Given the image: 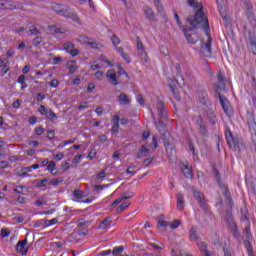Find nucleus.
Here are the masks:
<instances>
[{
	"instance_id": "obj_1",
	"label": "nucleus",
	"mask_w": 256,
	"mask_h": 256,
	"mask_svg": "<svg viewBox=\"0 0 256 256\" xmlns=\"http://www.w3.org/2000/svg\"><path fill=\"white\" fill-rule=\"evenodd\" d=\"M196 13L193 16H189L186 21L190 25L189 28H183L184 35L191 45H195L199 41V34L192 33L193 29H203L206 35H209L211 28L209 27V20L203 12V6L194 7Z\"/></svg>"
},
{
	"instance_id": "obj_2",
	"label": "nucleus",
	"mask_w": 256,
	"mask_h": 256,
	"mask_svg": "<svg viewBox=\"0 0 256 256\" xmlns=\"http://www.w3.org/2000/svg\"><path fill=\"white\" fill-rule=\"evenodd\" d=\"M213 175L216 179V183L219 185L220 189L223 191V195L230 207H233V198L231 197V192L229 191V187L221 180V172L217 169V167L213 166Z\"/></svg>"
},
{
	"instance_id": "obj_3",
	"label": "nucleus",
	"mask_w": 256,
	"mask_h": 256,
	"mask_svg": "<svg viewBox=\"0 0 256 256\" xmlns=\"http://www.w3.org/2000/svg\"><path fill=\"white\" fill-rule=\"evenodd\" d=\"M225 135L228 146L230 147V149H232V151L241 152L243 151V149H245V143H243V140L235 138L233 136V132H231V129L229 127L226 128Z\"/></svg>"
},
{
	"instance_id": "obj_4",
	"label": "nucleus",
	"mask_w": 256,
	"mask_h": 256,
	"mask_svg": "<svg viewBox=\"0 0 256 256\" xmlns=\"http://www.w3.org/2000/svg\"><path fill=\"white\" fill-rule=\"evenodd\" d=\"M192 194L194 199L198 202L199 207L202 208V211L205 213V215H209V204L207 203V199H205V195L201 193L199 190L192 189Z\"/></svg>"
},
{
	"instance_id": "obj_5",
	"label": "nucleus",
	"mask_w": 256,
	"mask_h": 256,
	"mask_svg": "<svg viewBox=\"0 0 256 256\" xmlns=\"http://www.w3.org/2000/svg\"><path fill=\"white\" fill-rule=\"evenodd\" d=\"M246 120L249 127V131L251 133L252 143L256 146V122H255V114L251 111H247Z\"/></svg>"
},
{
	"instance_id": "obj_6",
	"label": "nucleus",
	"mask_w": 256,
	"mask_h": 256,
	"mask_svg": "<svg viewBox=\"0 0 256 256\" xmlns=\"http://www.w3.org/2000/svg\"><path fill=\"white\" fill-rule=\"evenodd\" d=\"M245 35H246V42L247 47L253 55H256V36L255 33H253L250 29L246 27L245 29Z\"/></svg>"
},
{
	"instance_id": "obj_7",
	"label": "nucleus",
	"mask_w": 256,
	"mask_h": 256,
	"mask_svg": "<svg viewBox=\"0 0 256 256\" xmlns=\"http://www.w3.org/2000/svg\"><path fill=\"white\" fill-rule=\"evenodd\" d=\"M245 15L248 21L253 25L256 26V17L255 12L253 11V5L251 4V0H245Z\"/></svg>"
},
{
	"instance_id": "obj_8",
	"label": "nucleus",
	"mask_w": 256,
	"mask_h": 256,
	"mask_svg": "<svg viewBox=\"0 0 256 256\" xmlns=\"http://www.w3.org/2000/svg\"><path fill=\"white\" fill-rule=\"evenodd\" d=\"M216 95L220 101V105H221L224 113L228 117H231V115H233V108H231V103H229V100L227 99V97H225L221 94H216Z\"/></svg>"
},
{
	"instance_id": "obj_9",
	"label": "nucleus",
	"mask_w": 256,
	"mask_h": 256,
	"mask_svg": "<svg viewBox=\"0 0 256 256\" xmlns=\"http://www.w3.org/2000/svg\"><path fill=\"white\" fill-rule=\"evenodd\" d=\"M225 87H227V78H224L223 73L219 71L217 73L215 95H221V91H225Z\"/></svg>"
},
{
	"instance_id": "obj_10",
	"label": "nucleus",
	"mask_w": 256,
	"mask_h": 256,
	"mask_svg": "<svg viewBox=\"0 0 256 256\" xmlns=\"http://www.w3.org/2000/svg\"><path fill=\"white\" fill-rule=\"evenodd\" d=\"M168 137H169V133L164 132L161 136V139L163 141V145L166 149L167 155L171 159V157H173V155H175V148L173 147V145H171V142H169Z\"/></svg>"
},
{
	"instance_id": "obj_11",
	"label": "nucleus",
	"mask_w": 256,
	"mask_h": 256,
	"mask_svg": "<svg viewBox=\"0 0 256 256\" xmlns=\"http://www.w3.org/2000/svg\"><path fill=\"white\" fill-rule=\"evenodd\" d=\"M52 9L57 15H61L62 17L66 18L69 17V13H71V8L63 4H54Z\"/></svg>"
},
{
	"instance_id": "obj_12",
	"label": "nucleus",
	"mask_w": 256,
	"mask_h": 256,
	"mask_svg": "<svg viewBox=\"0 0 256 256\" xmlns=\"http://www.w3.org/2000/svg\"><path fill=\"white\" fill-rule=\"evenodd\" d=\"M158 115L160 117L158 125H163V120L167 119V107H165V102L159 100L157 102Z\"/></svg>"
},
{
	"instance_id": "obj_13",
	"label": "nucleus",
	"mask_w": 256,
	"mask_h": 256,
	"mask_svg": "<svg viewBox=\"0 0 256 256\" xmlns=\"http://www.w3.org/2000/svg\"><path fill=\"white\" fill-rule=\"evenodd\" d=\"M208 40L206 43H202L200 47V52L204 57H211V42L213 41V38H211V34L207 35Z\"/></svg>"
},
{
	"instance_id": "obj_14",
	"label": "nucleus",
	"mask_w": 256,
	"mask_h": 256,
	"mask_svg": "<svg viewBox=\"0 0 256 256\" xmlns=\"http://www.w3.org/2000/svg\"><path fill=\"white\" fill-rule=\"evenodd\" d=\"M27 246V238L24 240L18 241L16 244V251L18 253H21V255L25 256L27 253H29V247L25 248Z\"/></svg>"
},
{
	"instance_id": "obj_15",
	"label": "nucleus",
	"mask_w": 256,
	"mask_h": 256,
	"mask_svg": "<svg viewBox=\"0 0 256 256\" xmlns=\"http://www.w3.org/2000/svg\"><path fill=\"white\" fill-rule=\"evenodd\" d=\"M206 117L211 125H217V116L215 115V110L207 106L205 109Z\"/></svg>"
},
{
	"instance_id": "obj_16",
	"label": "nucleus",
	"mask_w": 256,
	"mask_h": 256,
	"mask_svg": "<svg viewBox=\"0 0 256 256\" xmlns=\"http://www.w3.org/2000/svg\"><path fill=\"white\" fill-rule=\"evenodd\" d=\"M79 41L80 43H84V45H88L92 49H99V44L87 36H80Z\"/></svg>"
},
{
	"instance_id": "obj_17",
	"label": "nucleus",
	"mask_w": 256,
	"mask_h": 256,
	"mask_svg": "<svg viewBox=\"0 0 256 256\" xmlns=\"http://www.w3.org/2000/svg\"><path fill=\"white\" fill-rule=\"evenodd\" d=\"M180 169L186 179H193V170L189 167V165L180 163Z\"/></svg>"
},
{
	"instance_id": "obj_18",
	"label": "nucleus",
	"mask_w": 256,
	"mask_h": 256,
	"mask_svg": "<svg viewBox=\"0 0 256 256\" xmlns=\"http://www.w3.org/2000/svg\"><path fill=\"white\" fill-rule=\"evenodd\" d=\"M106 77H107L109 83H111V85H120V83H121L117 80V74H115V70H113V69H110L107 71Z\"/></svg>"
},
{
	"instance_id": "obj_19",
	"label": "nucleus",
	"mask_w": 256,
	"mask_h": 256,
	"mask_svg": "<svg viewBox=\"0 0 256 256\" xmlns=\"http://www.w3.org/2000/svg\"><path fill=\"white\" fill-rule=\"evenodd\" d=\"M144 13L147 17V19H149V21H152L153 23H157V17L155 16V12L153 11V8L146 6L144 8Z\"/></svg>"
},
{
	"instance_id": "obj_20",
	"label": "nucleus",
	"mask_w": 256,
	"mask_h": 256,
	"mask_svg": "<svg viewBox=\"0 0 256 256\" xmlns=\"http://www.w3.org/2000/svg\"><path fill=\"white\" fill-rule=\"evenodd\" d=\"M198 99L202 105H206V107H208L207 101H209V96L207 95V90H198Z\"/></svg>"
},
{
	"instance_id": "obj_21",
	"label": "nucleus",
	"mask_w": 256,
	"mask_h": 256,
	"mask_svg": "<svg viewBox=\"0 0 256 256\" xmlns=\"http://www.w3.org/2000/svg\"><path fill=\"white\" fill-rule=\"evenodd\" d=\"M177 209H179V211L185 209V197L181 193L177 194Z\"/></svg>"
},
{
	"instance_id": "obj_22",
	"label": "nucleus",
	"mask_w": 256,
	"mask_h": 256,
	"mask_svg": "<svg viewBox=\"0 0 256 256\" xmlns=\"http://www.w3.org/2000/svg\"><path fill=\"white\" fill-rule=\"evenodd\" d=\"M131 197H133V192H126L125 194H123L121 197H119L118 199H116L113 203L112 206L115 205H119V203H121V201H125L126 199H131Z\"/></svg>"
},
{
	"instance_id": "obj_23",
	"label": "nucleus",
	"mask_w": 256,
	"mask_h": 256,
	"mask_svg": "<svg viewBox=\"0 0 256 256\" xmlns=\"http://www.w3.org/2000/svg\"><path fill=\"white\" fill-rule=\"evenodd\" d=\"M14 7L15 5H13V2H11L10 0L0 1V9H6L11 11V9H13Z\"/></svg>"
},
{
	"instance_id": "obj_24",
	"label": "nucleus",
	"mask_w": 256,
	"mask_h": 256,
	"mask_svg": "<svg viewBox=\"0 0 256 256\" xmlns=\"http://www.w3.org/2000/svg\"><path fill=\"white\" fill-rule=\"evenodd\" d=\"M118 101L121 105H129V103H131V99H129V97L125 93H121L118 96Z\"/></svg>"
},
{
	"instance_id": "obj_25",
	"label": "nucleus",
	"mask_w": 256,
	"mask_h": 256,
	"mask_svg": "<svg viewBox=\"0 0 256 256\" xmlns=\"http://www.w3.org/2000/svg\"><path fill=\"white\" fill-rule=\"evenodd\" d=\"M48 29H49L50 33H54L56 35L65 33V30H63L55 25H49Z\"/></svg>"
},
{
	"instance_id": "obj_26",
	"label": "nucleus",
	"mask_w": 256,
	"mask_h": 256,
	"mask_svg": "<svg viewBox=\"0 0 256 256\" xmlns=\"http://www.w3.org/2000/svg\"><path fill=\"white\" fill-rule=\"evenodd\" d=\"M147 153H149V149L145 145H142L136 157L137 159H141V157H147Z\"/></svg>"
},
{
	"instance_id": "obj_27",
	"label": "nucleus",
	"mask_w": 256,
	"mask_h": 256,
	"mask_svg": "<svg viewBox=\"0 0 256 256\" xmlns=\"http://www.w3.org/2000/svg\"><path fill=\"white\" fill-rule=\"evenodd\" d=\"M111 223H113V221H111V218L108 217L100 223L99 228L100 229H109L111 227Z\"/></svg>"
},
{
	"instance_id": "obj_28",
	"label": "nucleus",
	"mask_w": 256,
	"mask_h": 256,
	"mask_svg": "<svg viewBox=\"0 0 256 256\" xmlns=\"http://www.w3.org/2000/svg\"><path fill=\"white\" fill-rule=\"evenodd\" d=\"M66 19H72V21H74L75 23H81V19H79V16H77V14L73 12V10H70L69 16H67Z\"/></svg>"
},
{
	"instance_id": "obj_29",
	"label": "nucleus",
	"mask_w": 256,
	"mask_h": 256,
	"mask_svg": "<svg viewBox=\"0 0 256 256\" xmlns=\"http://www.w3.org/2000/svg\"><path fill=\"white\" fill-rule=\"evenodd\" d=\"M71 63H75V61H71L66 64L67 69H69L68 71L69 75H73L75 71H77V67Z\"/></svg>"
},
{
	"instance_id": "obj_30",
	"label": "nucleus",
	"mask_w": 256,
	"mask_h": 256,
	"mask_svg": "<svg viewBox=\"0 0 256 256\" xmlns=\"http://www.w3.org/2000/svg\"><path fill=\"white\" fill-rule=\"evenodd\" d=\"M190 241H197L199 239V236H197V231L195 228H191L189 232Z\"/></svg>"
},
{
	"instance_id": "obj_31",
	"label": "nucleus",
	"mask_w": 256,
	"mask_h": 256,
	"mask_svg": "<svg viewBox=\"0 0 256 256\" xmlns=\"http://www.w3.org/2000/svg\"><path fill=\"white\" fill-rule=\"evenodd\" d=\"M39 33H41V31L37 29L35 25L29 27L28 35H39Z\"/></svg>"
},
{
	"instance_id": "obj_32",
	"label": "nucleus",
	"mask_w": 256,
	"mask_h": 256,
	"mask_svg": "<svg viewBox=\"0 0 256 256\" xmlns=\"http://www.w3.org/2000/svg\"><path fill=\"white\" fill-rule=\"evenodd\" d=\"M170 91L173 93L176 101H181V96H179V92H177V87L170 85Z\"/></svg>"
},
{
	"instance_id": "obj_33",
	"label": "nucleus",
	"mask_w": 256,
	"mask_h": 256,
	"mask_svg": "<svg viewBox=\"0 0 256 256\" xmlns=\"http://www.w3.org/2000/svg\"><path fill=\"white\" fill-rule=\"evenodd\" d=\"M46 118L49 119L50 121H55V119H57V114H55L53 110L49 109L46 114Z\"/></svg>"
},
{
	"instance_id": "obj_34",
	"label": "nucleus",
	"mask_w": 256,
	"mask_h": 256,
	"mask_svg": "<svg viewBox=\"0 0 256 256\" xmlns=\"http://www.w3.org/2000/svg\"><path fill=\"white\" fill-rule=\"evenodd\" d=\"M137 51L141 59H144L145 63H147L148 56H147V52L145 51V48L138 49Z\"/></svg>"
},
{
	"instance_id": "obj_35",
	"label": "nucleus",
	"mask_w": 256,
	"mask_h": 256,
	"mask_svg": "<svg viewBox=\"0 0 256 256\" xmlns=\"http://www.w3.org/2000/svg\"><path fill=\"white\" fill-rule=\"evenodd\" d=\"M73 195L76 199H83V197H85V194H83V191L79 190V189H75L73 192Z\"/></svg>"
},
{
	"instance_id": "obj_36",
	"label": "nucleus",
	"mask_w": 256,
	"mask_h": 256,
	"mask_svg": "<svg viewBox=\"0 0 256 256\" xmlns=\"http://www.w3.org/2000/svg\"><path fill=\"white\" fill-rule=\"evenodd\" d=\"M131 205L129 202H123L118 208H117V213H122V211H125Z\"/></svg>"
},
{
	"instance_id": "obj_37",
	"label": "nucleus",
	"mask_w": 256,
	"mask_h": 256,
	"mask_svg": "<svg viewBox=\"0 0 256 256\" xmlns=\"http://www.w3.org/2000/svg\"><path fill=\"white\" fill-rule=\"evenodd\" d=\"M63 47H64V50L67 53H69L75 47V44H73L71 42H66V43H64Z\"/></svg>"
},
{
	"instance_id": "obj_38",
	"label": "nucleus",
	"mask_w": 256,
	"mask_h": 256,
	"mask_svg": "<svg viewBox=\"0 0 256 256\" xmlns=\"http://www.w3.org/2000/svg\"><path fill=\"white\" fill-rule=\"evenodd\" d=\"M60 183H63V179L61 178H55L50 181V185H52V187H58Z\"/></svg>"
},
{
	"instance_id": "obj_39",
	"label": "nucleus",
	"mask_w": 256,
	"mask_h": 256,
	"mask_svg": "<svg viewBox=\"0 0 256 256\" xmlns=\"http://www.w3.org/2000/svg\"><path fill=\"white\" fill-rule=\"evenodd\" d=\"M189 7H201L202 5L197 0H187Z\"/></svg>"
},
{
	"instance_id": "obj_40",
	"label": "nucleus",
	"mask_w": 256,
	"mask_h": 256,
	"mask_svg": "<svg viewBox=\"0 0 256 256\" xmlns=\"http://www.w3.org/2000/svg\"><path fill=\"white\" fill-rule=\"evenodd\" d=\"M56 167H57V164L55 163V161H51L47 166V170L50 171V173L53 175V171H55Z\"/></svg>"
},
{
	"instance_id": "obj_41",
	"label": "nucleus",
	"mask_w": 256,
	"mask_h": 256,
	"mask_svg": "<svg viewBox=\"0 0 256 256\" xmlns=\"http://www.w3.org/2000/svg\"><path fill=\"white\" fill-rule=\"evenodd\" d=\"M9 235H11V232L9 231L8 228H2L1 229V237H2V239H5V238L9 237Z\"/></svg>"
},
{
	"instance_id": "obj_42",
	"label": "nucleus",
	"mask_w": 256,
	"mask_h": 256,
	"mask_svg": "<svg viewBox=\"0 0 256 256\" xmlns=\"http://www.w3.org/2000/svg\"><path fill=\"white\" fill-rule=\"evenodd\" d=\"M81 159H83V155L77 154V155L73 158L72 163H73L74 165H79V163H81Z\"/></svg>"
},
{
	"instance_id": "obj_43",
	"label": "nucleus",
	"mask_w": 256,
	"mask_h": 256,
	"mask_svg": "<svg viewBox=\"0 0 256 256\" xmlns=\"http://www.w3.org/2000/svg\"><path fill=\"white\" fill-rule=\"evenodd\" d=\"M42 41H43V38L41 36H37L36 38L33 39L32 43L34 47H39Z\"/></svg>"
},
{
	"instance_id": "obj_44",
	"label": "nucleus",
	"mask_w": 256,
	"mask_h": 256,
	"mask_svg": "<svg viewBox=\"0 0 256 256\" xmlns=\"http://www.w3.org/2000/svg\"><path fill=\"white\" fill-rule=\"evenodd\" d=\"M111 41H112V44L114 45V47H117V45H119V43H121V39H119V37L117 35H113L111 37Z\"/></svg>"
},
{
	"instance_id": "obj_45",
	"label": "nucleus",
	"mask_w": 256,
	"mask_h": 256,
	"mask_svg": "<svg viewBox=\"0 0 256 256\" xmlns=\"http://www.w3.org/2000/svg\"><path fill=\"white\" fill-rule=\"evenodd\" d=\"M153 161H155V158L154 157H149V158H146L144 161H143V165L144 167H149Z\"/></svg>"
},
{
	"instance_id": "obj_46",
	"label": "nucleus",
	"mask_w": 256,
	"mask_h": 256,
	"mask_svg": "<svg viewBox=\"0 0 256 256\" xmlns=\"http://www.w3.org/2000/svg\"><path fill=\"white\" fill-rule=\"evenodd\" d=\"M124 249L125 248L123 246L115 247L112 253L113 255H120V253H123Z\"/></svg>"
},
{
	"instance_id": "obj_47",
	"label": "nucleus",
	"mask_w": 256,
	"mask_h": 256,
	"mask_svg": "<svg viewBox=\"0 0 256 256\" xmlns=\"http://www.w3.org/2000/svg\"><path fill=\"white\" fill-rule=\"evenodd\" d=\"M232 235L236 239H239V230H237V224H233V226H232Z\"/></svg>"
},
{
	"instance_id": "obj_48",
	"label": "nucleus",
	"mask_w": 256,
	"mask_h": 256,
	"mask_svg": "<svg viewBox=\"0 0 256 256\" xmlns=\"http://www.w3.org/2000/svg\"><path fill=\"white\" fill-rule=\"evenodd\" d=\"M224 256H232L231 255V248L227 246V243L223 246Z\"/></svg>"
},
{
	"instance_id": "obj_49",
	"label": "nucleus",
	"mask_w": 256,
	"mask_h": 256,
	"mask_svg": "<svg viewBox=\"0 0 256 256\" xmlns=\"http://www.w3.org/2000/svg\"><path fill=\"white\" fill-rule=\"evenodd\" d=\"M198 247H199L201 253H205V251H207V243H205V242H199Z\"/></svg>"
},
{
	"instance_id": "obj_50",
	"label": "nucleus",
	"mask_w": 256,
	"mask_h": 256,
	"mask_svg": "<svg viewBox=\"0 0 256 256\" xmlns=\"http://www.w3.org/2000/svg\"><path fill=\"white\" fill-rule=\"evenodd\" d=\"M157 227H162L163 229H166V227H169V221H158Z\"/></svg>"
},
{
	"instance_id": "obj_51",
	"label": "nucleus",
	"mask_w": 256,
	"mask_h": 256,
	"mask_svg": "<svg viewBox=\"0 0 256 256\" xmlns=\"http://www.w3.org/2000/svg\"><path fill=\"white\" fill-rule=\"evenodd\" d=\"M199 133L200 135L207 136V126L205 124L199 127Z\"/></svg>"
},
{
	"instance_id": "obj_52",
	"label": "nucleus",
	"mask_w": 256,
	"mask_h": 256,
	"mask_svg": "<svg viewBox=\"0 0 256 256\" xmlns=\"http://www.w3.org/2000/svg\"><path fill=\"white\" fill-rule=\"evenodd\" d=\"M196 124L198 125V127H203V125H205V121L203 120V117L201 115L197 117Z\"/></svg>"
},
{
	"instance_id": "obj_53",
	"label": "nucleus",
	"mask_w": 256,
	"mask_h": 256,
	"mask_svg": "<svg viewBox=\"0 0 256 256\" xmlns=\"http://www.w3.org/2000/svg\"><path fill=\"white\" fill-rule=\"evenodd\" d=\"M47 139L49 140V141H51L52 139H53V137H55V130H50V129H48L47 130Z\"/></svg>"
},
{
	"instance_id": "obj_54",
	"label": "nucleus",
	"mask_w": 256,
	"mask_h": 256,
	"mask_svg": "<svg viewBox=\"0 0 256 256\" xmlns=\"http://www.w3.org/2000/svg\"><path fill=\"white\" fill-rule=\"evenodd\" d=\"M118 74L119 75H125V77H127V79H129V74H127L125 72V69H123V67L121 65H118Z\"/></svg>"
},
{
	"instance_id": "obj_55",
	"label": "nucleus",
	"mask_w": 256,
	"mask_h": 256,
	"mask_svg": "<svg viewBox=\"0 0 256 256\" xmlns=\"http://www.w3.org/2000/svg\"><path fill=\"white\" fill-rule=\"evenodd\" d=\"M47 183H49V178H44L40 180V183L37 184L38 187H47Z\"/></svg>"
},
{
	"instance_id": "obj_56",
	"label": "nucleus",
	"mask_w": 256,
	"mask_h": 256,
	"mask_svg": "<svg viewBox=\"0 0 256 256\" xmlns=\"http://www.w3.org/2000/svg\"><path fill=\"white\" fill-rule=\"evenodd\" d=\"M100 61H102L103 63H106L110 67H113V64H111V61L107 60V57H105V55H100Z\"/></svg>"
},
{
	"instance_id": "obj_57",
	"label": "nucleus",
	"mask_w": 256,
	"mask_h": 256,
	"mask_svg": "<svg viewBox=\"0 0 256 256\" xmlns=\"http://www.w3.org/2000/svg\"><path fill=\"white\" fill-rule=\"evenodd\" d=\"M179 225H181V220H174V221L171 223L170 227H171L172 229H177V227H179Z\"/></svg>"
},
{
	"instance_id": "obj_58",
	"label": "nucleus",
	"mask_w": 256,
	"mask_h": 256,
	"mask_svg": "<svg viewBox=\"0 0 256 256\" xmlns=\"http://www.w3.org/2000/svg\"><path fill=\"white\" fill-rule=\"evenodd\" d=\"M87 233H88L87 228H82V229L78 230L79 237H85V235H87Z\"/></svg>"
},
{
	"instance_id": "obj_59",
	"label": "nucleus",
	"mask_w": 256,
	"mask_h": 256,
	"mask_svg": "<svg viewBox=\"0 0 256 256\" xmlns=\"http://www.w3.org/2000/svg\"><path fill=\"white\" fill-rule=\"evenodd\" d=\"M35 133H36L37 135H43V133H45V128H43V127H41V126L36 127V128H35Z\"/></svg>"
},
{
	"instance_id": "obj_60",
	"label": "nucleus",
	"mask_w": 256,
	"mask_h": 256,
	"mask_svg": "<svg viewBox=\"0 0 256 256\" xmlns=\"http://www.w3.org/2000/svg\"><path fill=\"white\" fill-rule=\"evenodd\" d=\"M136 41H137V50L145 49V47L143 46V42L141 41V38L137 37Z\"/></svg>"
},
{
	"instance_id": "obj_61",
	"label": "nucleus",
	"mask_w": 256,
	"mask_h": 256,
	"mask_svg": "<svg viewBox=\"0 0 256 256\" xmlns=\"http://www.w3.org/2000/svg\"><path fill=\"white\" fill-rule=\"evenodd\" d=\"M121 57L124 59V61H126V63H131V57L129 56V54L124 52Z\"/></svg>"
},
{
	"instance_id": "obj_62",
	"label": "nucleus",
	"mask_w": 256,
	"mask_h": 256,
	"mask_svg": "<svg viewBox=\"0 0 256 256\" xmlns=\"http://www.w3.org/2000/svg\"><path fill=\"white\" fill-rule=\"evenodd\" d=\"M61 167L63 171H69L70 164L69 162L65 161V162H62Z\"/></svg>"
},
{
	"instance_id": "obj_63",
	"label": "nucleus",
	"mask_w": 256,
	"mask_h": 256,
	"mask_svg": "<svg viewBox=\"0 0 256 256\" xmlns=\"http://www.w3.org/2000/svg\"><path fill=\"white\" fill-rule=\"evenodd\" d=\"M137 102L140 104V105H145V100L143 99V95L141 94H138L137 95Z\"/></svg>"
},
{
	"instance_id": "obj_64",
	"label": "nucleus",
	"mask_w": 256,
	"mask_h": 256,
	"mask_svg": "<svg viewBox=\"0 0 256 256\" xmlns=\"http://www.w3.org/2000/svg\"><path fill=\"white\" fill-rule=\"evenodd\" d=\"M48 111L49 110H47L44 105H41L39 108V112L41 113V115H47Z\"/></svg>"
}]
</instances>
